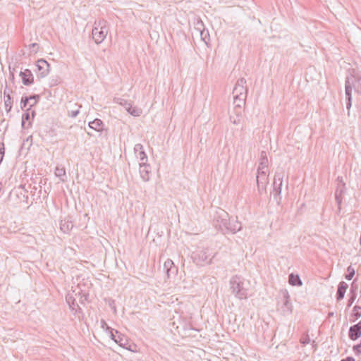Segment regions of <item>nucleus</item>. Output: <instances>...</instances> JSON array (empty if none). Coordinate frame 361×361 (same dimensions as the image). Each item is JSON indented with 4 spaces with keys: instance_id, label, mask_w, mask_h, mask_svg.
Here are the masks:
<instances>
[{
    "instance_id": "nucleus-34",
    "label": "nucleus",
    "mask_w": 361,
    "mask_h": 361,
    "mask_svg": "<svg viewBox=\"0 0 361 361\" xmlns=\"http://www.w3.org/2000/svg\"><path fill=\"white\" fill-rule=\"evenodd\" d=\"M5 152V147L4 143H0V164L1 163Z\"/></svg>"
},
{
    "instance_id": "nucleus-11",
    "label": "nucleus",
    "mask_w": 361,
    "mask_h": 361,
    "mask_svg": "<svg viewBox=\"0 0 361 361\" xmlns=\"http://www.w3.org/2000/svg\"><path fill=\"white\" fill-rule=\"evenodd\" d=\"M195 29L199 32L201 39L207 44L209 39V35L207 30L204 29L203 22L198 20L195 25Z\"/></svg>"
},
{
    "instance_id": "nucleus-3",
    "label": "nucleus",
    "mask_w": 361,
    "mask_h": 361,
    "mask_svg": "<svg viewBox=\"0 0 361 361\" xmlns=\"http://www.w3.org/2000/svg\"><path fill=\"white\" fill-rule=\"evenodd\" d=\"M284 176V172H277L276 173L273 182V197L274 199L276 200L277 202H279L281 199V187L283 185V178Z\"/></svg>"
},
{
    "instance_id": "nucleus-45",
    "label": "nucleus",
    "mask_w": 361,
    "mask_h": 361,
    "mask_svg": "<svg viewBox=\"0 0 361 361\" xmlns=\"http://www.w3.org/2000/svg\"><path fill=\"white\" fill-rule=\"evenodd\" d=\"M32 102H33V100H30V102H29L30 105Z\"/></svg>"
},
{
    "instance_id": "nucleus-1",
    "label": "nucleus",
    "mask_w": 361,
    "mask_h": 361,
    "mask_svg": "<svg viewBox=\"0 0 361 361\" xmlns=\"http://www.w3.org/2000/svg\"><path fill=\"white\" fill-rule=\"evenodd\" d=\"M230 286L232 293L237 298L243 300L247 298V289L243 278L238 276H233L230 280Z\"/></svg>"
},
{
    "instance_id": "nucleus-44",
    "label": "nucleus",
    "mask_w": 361,
    "mask_h": 361,
    "mask_svg": "<svg viewBox=\"0 0 361 361\" xmlns=\"http://www.w3.org/2000/svg\"><path fill=\"white\" fill-rule=\"evenodd\" d=\"M125 348L128 349L129 350H131V352H133V350H131L130 348H128L127 347H126Z\"/></svg>"
},
{
    "instance_id": "nucleus-42",
    "label": "nucleus",
    "mask_w": 361,
    "mask_h": 361,
    "mask_svg": "<svg viewBox=\"0 0 361 361\" xmlns=\"http://www.w3.org/2000/svg\"><path fill=\"white\" fill-rule=\"evenodd\" d=\"M35 111H32V117L35 116Z\"/></svg>"
},
{
    "instance_id": "nucleus-18",
    "label": "nucleus",
    "mask_w": 361,
    "mask_h": 361,
    "mask_svg": "<svg viewBox=\"0 0 361 361\" xmlns=\"http://www.w3.org/2000/svg\"><path fill=\"white\" fill-rule=\"evenodd\" d=\"M246 97H235L233 96V105L235 112H241V109L245 104Z\"/></svg>"
},
{
    "instance_id": "nucleus-33",
    "label": "nucleus",
    "mask_w": 361,
    "mask_h": 361,
    "mask_svg": "<svg viewBox=\"0 0 361 361\" xmlns=\"http://www.w3.org/2000/svg\"><path fill=\"white\" fill-rule=\"evenodd\" d=\"M310 336L307 334L303 335L300 338V343L303 345H307L310 343Z\"/></svg>"
},
{
    "instance_id": "nucleus-13",
    "label": "nucleus",
    "mask_w": 361,
    "mask_h": 361,
    "mask_svg": "<svg viewBox=\"0 0 361 361\" xmlns=\"http://www.w3.org/2000/svg\"><path fill=\"white\" fill-rule=\"evenodd\" d=\"M150 166L145 162L140 164V174L143 181L147 182L149 180Z\"/></svg>"
},
{
    "instance_id": "nucleus-46",
    "label": "nucleus",
    "mask_w": 361,
    "mask_h": 361,
    "mask_svg": "<svg viewBox=\"0 0 361 361\" xmlns=\"http://www.w3.org/2000/svg\"><path fill=\"white\" fill-rule=\"evenodd\" d=\"M115 333H116V334H118V331H115Z\"/></svg>"
},
{
    "instance_id": "nucleus-20",
    "label": "nucleus",
    "mask_w": 361,
    "mask_h": 361,
    "mask_svg": "<svg viewBox=\"0 0 361 361\" xmlns=\"http://www.w3.org/2000/svg\"><path fill=\"white\" fill-rule=\"evenodd\" d=\"M88 126L90 128L95 130L96 131L100 132L103 129V122L99 118L90 121Z\"/></svg>"
},
{
    "instance_id": "nucleus-7",
    "label": "nucleus",
    "mask_w": 361,
    "mask_h": 361,
    "mask_svg": "<svg viewBox=\"0 0 361 361\" xmlns=\"http://www.w3.org/2000/svg\"><path fill=\"white\" fill-rule=\"evenodd\" d=\"M36 67V75L39 78H43L46 77L49 73L50 65L46 60L43 59H39L37 61Z\"/></svg>"
},
{
    "instance_id": "nucleus-6",
    "label": "nucleus",
    "mask_w": 361,
    "mask_h": 361,
    "mask_svg": "<svg viewBox=\"0 0 361 361\" xmlns=\"http://www.w3.org/2000/svg\"><path fill=\"white\" fill-rule=\"evenodd\" d=\"M354 81H355L354 76L347 77V78L345 80V91L346 99L348 100V102L346 103V108L348 109H350V108L352 106V92H353V89L354 88V86H355Z\"/></svg>"
},
{
    "instance_id": "nucleus-16",
    "label": "nucleus",
    "mask_w": 361,
    "mask_h": 361,
    "mask_svg": "<svg viewBox=\"0 0 361 361\" xmlns=\"http://www.w3.org/2000/svg\"><path fill=\"white\" fill-rule=\"evenodd\" d=\"M134 152L136 155V157L139 159L142 162L147 161V154L144 150L143 145L142 144H136L134 147Z\"/></svg>"
},
{
    "instance_id": "nucleus-26",
    "label": "nucleus",
    "mask_w": 361,
    "mask_h": 361,
    "mask_svg": "<svg viewBox=\"0 0 361 361\" xmlns=\"http://www.w3.org/2000/svg\"><path fill=\"white\" fill-rule=\"evenodd\" d=\"M114 102L121 106H123L126 109V110L128 109V105H131V104L128 102L127 100L121 97L114 98Z\"/></svg>"
},
{
    "instance_id": "nucleus-31",
    "label": "nucleus",
    "mask_w": 361,
    "mask_h": 361,
    "mask_svg": "<svg viewBox=\"0 0 361 361\" xmlns=\"http://www.w3.org/2000/svg\"><path fill=\"white\" fill-rule=\"evenodd\" d=\"M30 110V108H28L26 111V112H25L23 116H22V127L23 128H26L25 127V122L29 121L30 117V113H29V111Z\"/></svg>"
},
{
    "instance_id": "nucleus-30",
    "label": "nucleus",
    "mask_w": 361,
    "mask_h": 361,
    "mask_svg": "<svg viewBox=\"0 0 361 361\" xmlns=\"http://www.w3.org/2000/svg\"><path fill=\"white\" fill-rule=\"evenodd\" d=\"M240 230V227L238 229H236L235 227H228V226H226V227H224V229H222L221 231H222V233L224 235H226V234H228V233H231L232 234H235L238 231H239Z\"/></svg>"
},
{
    "instance_id": "nucleus-12",
    "label": "nucleus",
    "mask_w": 361,
    "mask_h": 361,
    "mask_svg": "<svg viewBox=\"0 0 361 361\" xmlns=\"http://www.w3.org/2000/svg\"><path fill=\"white\" fill-rule=\"evenodd\" d=\"M39 99V96L38 94H34L30 97L23 96L20 100V108L22 109H25L30 101L33 100V102L30 105V108H31L38 102Z\"/></svg>"
},
{
    "instance_id": "nucleus-8",
    "label": "nucleus",
    "mask_w": 361,
    "mask_h": 361,
    "mask_svg": "<svg viewBox=\"0 0 361 361\" xmlns=\"http://www.w3.org/2000/svg\"><path fill=\"white\" fill-rule=\"evenodd\" d=\"M268 171H258L257 175V185L259 193H262L266 190V185L268 183Z\"/></svg>"
},
{
    "instance_id": "nucleus-5",
    "label": "nucleus",
    "mask_w": 361,
    "mask_h": 361,
    "mask_svg": "<svg viewBox=\"0 0 361 361\" xmlns=\"http://www.w3.org/2000/svg\"><path fill=\"white\" fill-rule=\"evenodd\" d=\"M247 88L246 86V80L244 78L238 79L235 85L233 90V96L246 97H247Z\"/></svg>"
},
{
    "instance_id": "nucleus-41",
    "label": "nucleus",
    "mask_w": 361,
    "mask_h": 361,
    "mask_svg": "<svg viewBox=\"0 0 361 361\" xmlns=\"http://www.w3.org/2000/svg\"><path fill=\"white\" fill-rule=\"evenodd\" d=\"M341 361H355L352 357H348L345 359H343Z\"/></svg>"
},
{
    "instance_id": "nucleus-32",
    "label": "nucleus",
    "mask_w": 361,
    "mask_h": 361,
    "mask_svg": "<svg viewBox=\"0 0 361 361\" xmlns=\"http://www.w3.org/2000/svg\"><path fill=\"white\" fill-rule=\"evenodd\" d=\"M348 274L345 275V279L347 280H351L355 275V269L349 266L347 269Z\"/></svg>"
},
{
    "instance_id": "nucleus-2",
    "label": "nucleus",
    "mask_w": 361,
    "mask_h": 361,
    "mask_svg": "<svg viewBox=\"0 0 361 361\" xmlns=\"http://www.w3.org/2000/svg\"><path fill=\"white\" fill-rule=\"evenodd\" d=\"M106 22L105 20H99L95 22L94 26L92 30V39L96 44L102 43L106 38L108 30L106 27Z\"/></svg>"
},
{
    "instance_id": "nucleus-38",
    "label": "nucleus",
    "mask_w": 361,
    "mask_h": 361,
    "mask_svg": "<svg viewBox=\"0 0 361 361\" xmlns=\"http://www.w3.org/2000/svg\"><path fill=\"white\" fill-rule=\"evenodd\" d=\"M114 330L112 328H111L110 329H109L107 331V332L109 334L110 338L114 341V339L116 338V336L114 335Z\"/></svg>"
},
{
    "instance_id": "nucleus-37",
    "label": "nucleus",
    "mask_w": 361,
    "mask_h": 361,
    "mask_svg": "<svg viewBox=\"0 0 361 361\" xmlns=\"http://www.w3.org/2000/svg\"><path fill=\"white\" fill-rule=\"evenodd\" d=\"M353 350L357 353V355L361 354V343L358 345H356L353 347Z\"/></svg>"
},
{
    "instance_id": "nucleus-36",
    "label": "nucleus",
    "mask_w": 361,
    "mask_h": 361,
    "mask_svg": "<svg viewBox=\"0 0 361 361\" xmlns=\"http://www.w3.org/2000/svg\"><path fill=\"white\" fill-rule=\"evenodd\" d=\"M79 114V110H74V111H68V116L71 117V118H75L78 116V114Z\"/></svg>"
},
{
    "instance_id": "nucleus-35",
    "label": "nucleus",
    "mask_w": 361,
    "mask_h": 361,
    "mask_svg": "<svg viewBox=\"0 0 361 361\" xmlns=\"http://www.w3.org/2000/svg\"><path fill=\"white\" fill-rule=\"evenodd\" d=\"M100 326H101V328H102L103 330L106 331H107L109 329H111V327H109V326L107 325L106 322L104 319H102V320L100 321Z\"/></svg>"
},
{
    "instance_id": "nucleus-28",
    "label": "nucleus",
    "mask_w": 361,
    "mask_h": 361,
    "mask_svg": "<svg viewBox=\"0 0 361 361\" xmlns=\"http://www.w3.org/2000/svg\"><path fill=\"white\" fill-rule=\"evenodd\" d=\"M114 342L118 344L120 346L126 348V340L123 335L118 334L116 336V338L114 339Z\"/></svg>"
},
{
    "instance_id": "nucleus-43",
    "label": "nucleus",
    "mask_w": 361,
    "mask_h": 361,
    "mask_svg": "<svg viewBox=\"0 0 361 361\" xmlns=\"http://www.w3.org/2000/svg\"><path fill=\"white\" fill-rule=\"evenodd\" d=\"M4 122H5V119H3V120L1 121V125L4 124Z\"/></svg>"
},
{
    "instance_id": "nucleus-22",
    "label": "nucleus",
    "mask_w": 361,
    "mask_h": 361,
    "mask_svg": "<svg viewBox=\"0 0 361 361\" xmlns=\"http://www.w3.org/2000/svg\"><path fill=\"white\" fill-rule=\"evenodd\" d=\"M288 282L292 286H302V281L298 275L290 274L288 276Z\"/></svg>"
},
{
    "instance_id": "nucleus-21",
    "label": "nucleus",
    "mask_w": 361,
    "mask_h": 361,
    "mask_svg": "<svg viewBox=\"0 0 361 361\" xmlns=\"http://www.w3.org/2000/svg\"><path fill=\"white\" fill-rule=\"evenodd\" d=\"M283 311L284 312H292V305L289 300V294L288 292H285L283 293Z\"/></svg>"
},
{
    "instance_id": "nucleus-4",
    "label": "nucleus",
    "mask_w": 361,
    "mask_h": 361,
    "mask_svg": "<svg viewBox=\"0 0 361 361\" xmlns=\"http://www.w3.org/2000/svg\"><path fill=\"white\" fill-rule=\"evenodd\" d=\"M228 214L221 209H218L213 219V226H228Z\"/></svg>"
},
{
    "instance_id": "nucleus-25",
    "label": "nucleus",
    "mask_w": 361,
    "mask_h": 361,
    "mask_svg": "<svg viewBox=\"0 0 361 361\" xmlns=\"http://www.w3.org/2000/svg\"><path fill=\"white\" fill-rule=\"evenodd\" d=\"M66 300L67 303L68 304L70 308L72 310H75V306H76L75 304V299L74 298L73 295L71 294V293H68L66 295Z\"/></svg>"
},
{
    "instance_id": "nucleus-10",
    "label": "nucleus",
    "mask_w": 361,
    "mask_h": 361,
    "mask_svg": "<svg viewBox=\"0 0 361 361\" xmlns=\"http://www.w3.org/2000/svg\"><path fill=\"white\" fill-rule=\"evenodd\" d=\"M19 75L21 77L22 82L24 85L28 86L33 83L34 77L30 70L25 69L20 71Z\"/></svg>"
},
{
    "instance_id": "nucleus-9",
    "label": "nucleus",
    "mask_w": 361,
    "mask_h": 361,
    "mask_svg": "<svg viewBox=\"0 0 361 361\" xmlns=\"http://www.w3.org/2000/svg\"><path fill=\"white\" fill-rule=\"evenodd\" d=\"M164 271L169 279L171 276H175L177 274L178 269L173 262L171 259H168L164 263Z\"/></svg>"
},
{
    "instance_id": "nucleus-27",
    "label": "nucleus",
    "mask_w": 361,
    "mask_h": 361,
    "mask_svg": "<svg viewBox=\"0 0 361 361\" xmlns=\"http://www.w3.org/2000/svg\"><path fill=\"white\" fill-rule=\"evenodd\" d=\"M235 113L236 116H231L230 121L232 123H233L235 125H238V124H240V121H241V113H240V111L235 112Z\"/></svg>"
},
{
    "instance_id": "nucleus-39",
    "label": "nucleus",
    "mask_w": 361,
    "mask_h": 361,
    "mask_svg": "<svg viewBox=\"0 0 361 361\" xmlns=\"http://www.w3.org/2000/svg\"><path fill=\"white\" fill-rule=\"evenodd\" d=\"M30 48H36V49H33L34 52H37V49L39 48V45L37 43H32L30 45Z\"/></svg>"
},
{
    "instance_id": "nucleus-29",
    "label": "nucleus",
    "mask_w": 361,
    "mask_h": 361,
    "mask_svg": "<svg viewBox=\"0 0 361 361\" xmlns=\"http://www.w3.org/2000/svg\"><path fill=\"white\" fill-rule=\"evenodd\" d=\"M343 192V188H337L336 190V192H335V198H336V201L338 204V205L339 206L341 202H342V193Z\"/></svg>"
},
{
    "instance_id": "nucleus-40",
    "label": "nucleus",
    "mask_w": 361,
    "mask_h": 361,
    "mask_svg": "<svg viewBox=\"0 0 361 361\" xmlns=\"http://www.w3.org/2000/svg\"><path fill=\"white\" fill-rule=\"evenodd\" d=\"M60 231H63V233H68L70 231V228L68 226L66 227H59Z\"/></svg>"
},
{
    "instance_id": "nucleus-24",
    "label": "nucleus",
    "mask_w": 361,
    "mask_h": 361,
    "mask_svg": "<svg viewBox=\"0 0 361 361\" xmlns=\"http://www.w3.org/2000/svg\"><path fill=\"white\" fill-rule=\"evenodd\" d=\"M55 175L60 178L61 181L64 182L66 180V170L63 167L56 166L55 169Z\"/></svg>"
},
{
    "instance_id": "nucleus-15",
    "label": "nucleus",
    "mask_w": 361,
    "mask_h": 361,
    "mask_svg": "<svg viewBox=\"0 0 361 361\" xmlns=\"http://www.w3.org/2000/svg\"><path fill=\"white\" fill-rule=\"evenodd\" d=\"M10 90L7 87L6 83V87L4 90V106L7 113L10 112L12 109V100L10 94Z\"/></svg>"
},
{
    "instance_id": "nucleus-14",
    "label": "nucleus",
    "mask_w": 361,
    "mask_h": 361,
    "mask_svg": "<svg viewBox=\"0 0 361 361\" xmlns=\"http://www.w3.org/2000/svg\"><path fill=\"white\" fill-rule=\"evenodd\" d=\"M361 336V321L357 324L350 326L349 329V337L351 340H356Z\"/></svg>"
},
{
    "instance_id": "nucleus-17",
    "label": "nucleus",
    "mask_w": 361,
    "mask_h": 361,
    "mask_svg": "<svg viewBox=\"0 0 361 361\" xmlns=\"http://www.w3.org/2000/svg\"><path fill=\"white\" fill-rule=\"evenodd\" d=\"M268 158L267 156V153L264 151L261 152L259 166L257 168L258 171H268Z\"/></svg>"
},
{
    "instance_id": "nucleus-19",
    "label": "nucleus",
    "mask_w": 361,
    "mask_h": 361,
    "mask_svg": "<svg viewBox=\"0 0 361 361\" xmlns=\"http://www.w3.org/2000/svg\"><path fill=\"white\" fill-rule=\"evenodd\" d=\"M348 287V285L345 282L341 281L339 283L336 293V298L338 300H342L344 298V295Z\"/></svg>"
},
{
    "instance_id": "nucleus-23",
    "label": "nucleus",
    "mask_w": 361,
    "mask_h": 361,
    "mask_svg": "<svg viewBox=\"0 0 361 361\" xmlns=\"http://www.w3.org/2000/svg\"><path fill=\"white\" fill-rule=\"evenodd\" d=\"M126 111H128V113H129L130 115H132L133 116H140L142 113V111L141 109L135 107V106H133L132 104L128 105V107L126 109Z\"/></svg>"
}]
</instances>
